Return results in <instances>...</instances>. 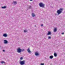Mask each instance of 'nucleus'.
Segmentation results:
<instances>
[{
    "label": "nucleus",
    "instance_id": "f257e3e1",
    "mask_svg": "<svg viewBox=\"0 0 65 65\" xmlns=\"http://www.w3.org/2000/svg\"><path fill=\"white\" fill-rule=\"evenodd\" d=\"M62 11H63V8H60L59 10H58L57 11V15H59V14H61L62 12Z\"/></svg>",
    "mask_w": 65,
    "mask_h": 65
},
{
    "label": "nucleus",
    "instance_id": "f03ea898",
    "mask_svg": "<svg viewBox=\"0 0 65 65\" xmlns=\"http://www.w3.org/2000/svg\"><path fill=\"white\" fill-rule=\"evenodd\" d=\"M39 5L40 7H42L43 8L44 7V6H45V4H44L43 3H39Z\"/></svg>",
    "mask_w": 65,
    "mask_h": 65
},
{
    "label": "nucleus",
    "instance_id": "7ed1b4c3",
    "mask_svg": "<svg viewBox=\"0 0 65 65\" xmlns=\"http://www.w3.org/2000/svg\"><path fill=\"white\" fill-rule=\"evenodd\" d=\"M20 64L21 65H23L25 64V60L20 61Z\"/></svg>",
    "mask_w": 65,
    "mask_h": 65
},
{
    "label": "nucleus",
    "instance_id": "20e7f679",
    "mask_svg": "<svg viewBox=\"0 0 65 65\" xmlns=\"http://www.w3.org/2000/svg\"><path fill=\"white\" fill-rule=\"evenodd\" d=\"M17 52L18 53H21V49L20 48H18V49H17Z\"/></svg>",
    "mask_w": 65,
    "mask_h": 65
},
{
    "label": "nucleus",
    "instance_id": "39448f33",
    "mask_svg": "<svg viewBox=\"0 0 65 65\" xmlns=\"http://www.w3.org/2000/svg\"><path fill=\"white\" fill-rule=\"evenodd\" d=\"M35 55L36 56H39V54L37 52H36L35 53Z\"/></svg>",
    "mask_w": 65,
    "mask_h": 65
},
{
    "label": "nucleus",
    "instance_id": "423d86ee",
    "mask_svg": "<svg viewBox=\"0 0 65 65\" xmlns=\"http://www.w3.org/2000/svg\"><path fill=\"white\" fill-rule=\"evenodd\" d=\"M12 4H14V5H16L17 4V1H14L12 3Z\"/></svg>",
    "mask_w": 65,
    "mask_h": 65
},
{
    "label": "nucleus",
    "instance_id": "0eeeda50",
    "mask_svg": "<svg viewBox=\"0 0 65 65\" xmlns=\"http://www.w3.org/2000/svg\"><path fill=\"white\" fill-rule=\"evenodd\" d=\"M53 31L54 32H57V28H55L53 30Z\"/></svg>",
    "mask_w": 65,
    "mask_h": 65
},
{
    "label": "nucleus",
    "instance_id": "6e6552de",
    "mask_svg": "<svg viewBox=\"0 0 65 65\" xmlns=\"http://www.w3.org/2000/svg\"><path fill=\"white\" fill-rule=\"evenodd\" d=\"M3 36L5 37H7V35L6 34H4Z\"/></svg>",
    "mask_w": 65,
    "mask_h": 65
},
{
    "label": "nucleus",
    "instance_id": "1a4fd4ad",
    "mask_svg": "<svg viewBox=\"0 0 65 65\" xmlns=\"http://www.w3.org/2000/svg\"><path fill=\"white\" fill-rule=\"evenodd\" d=\"M52 34V32H51L50 31H49L48 32V34H47V35H51Z\"/></svg>",
    "mask_w": 65,
    "mask_h": 65
},
{
    "label": "nucleus",
    "instance_id": "9d476101",
    "mask_svg": "<svg viewBox=\"0 0 65 65\" xmlns=\"http://www.w3.org/2000/svg\"><path fill=\"white\" fill-rule=\"evenodd\" d=\"M27 52H28V53H31V52L30 51V49H29V48L27 49Z\"/></svg>",
    "mask_w": 65,
    "mask_h": 65
},
{
    "label": "nucleus",
    "instance_id": "9b49d317",
    "mask_svg": "<svg viewBox=\"0 0 65 65\" xmlns=\"http://www.w3.org/2000/svg\"><path fill=\"white\" fill-rule=\"evenodd\" d=\"M31 15L33 17H34L35 16V14H34V13H32L31 14Z\"/></svg>",
    "mask_w": 65,
    "mask_h": 65
},
{
    "label": "nucleus",
    "instance_id": "f8f14e48",
    "mask_svg": "<svg viewBox=\"0 0 65 65\" xmlns=\"http://www.w3.org/2000/svg\"><path fill=\"white\" fill-rule=\"evenodd\" d=\"M4 43L5 44H7V43H8V41H4Z\"/></svg>",
    "mask_w": 65,
    "mask_h": 65
},
{
    "label": "nucleus",
    "instance_id": "ddd939ff",
    "mask_svg": "<svg viewBox=\"0 0 65 65\" xmlns=\"http://www.w3.org/2000/svg\"><path fill=\"white\" fill-rule=\"evenodd\" d=\"M54 55L55 57H57V54L56 53H54Z\"/></svg>",
    "mask_w": 65,
    "mask_h": 65
},
{
    "label": "nucleus",
    "instance_id": "4468645a",
    "mask_svg": "<svg viewBox=\"0 0 65 65\" xmlns=\"http://www.w3.org/2000/svg\"><path fill=\"white\" fill-rule=\"evenodd\" d=\"M53 56H51L49 57L51 59H53Z\"/></svg>",
    "mask_w": 65,
    "mask_h": 65
},
{
    "label": "nucleus",
    "instance_id": "2eb2a0df",
    "mask_svg": "<svg viewBox=\"0 0 65 65\" xmlns=\"http://www.w3.org/2000/svg\"><path fill=\"white\" fill-rule=\"evenodd\" d=\"M2 8H3V9H5V8H6V6H5L4 7H2Z\"/></svg>",
    "mask_w": 65,
    "mask_h": 65
},
{
    "label": "nucleus",
    "instance_id": "dca6fc26",
    "mask_svg": "<svg viewBox=\"0 0 65 65\" xmlns=\"http://www.w3.org/2000/svg\"><path fill=\"white\" fill-rule=\"evenodd\" d=\"M24 33H27V32L28 31H27L26 30H24Z\"/></svg>",
    "mask_w": 65,
    "mask_h": 65
},
{
    "label": "nucleus",
    "instance_id": "f3484780",
    "mask_svg": "<svg viewBox=\"0 0 65 65\" xmlns=\"http://www.w3.org/2000/svg\"><path fill=\"white\" fill-rule=\"evenodd\" d=\"M24 51H25V50H24V49H21V52H22V51L23 52H24Z\"/></svg>",
    "mask_w": 65,
    "mask_h": 65
},
{
    "label": "nucleus",
    "instance_id": "a211bd4d",
    "mask_svg": "<svg viewBox=\"0 0 65 65\" xmlns=\"http://www.w3.org/2000/svg\"><path fill=\"white\" fill-rule=\"evenodd\" d=\"M1 63L2 64V63H4V64H5V62H4V61H2V62H1Z\"/></svg>",
    "mask_w": 65,
    "mask_h": 65
},
{
    "label": "nucleus",
    "instance_id": "6ab92c4d",
    "mask_svg": "<svg viewBox=\"0 0 65 65\" xmlns=\"http://www.w3.org/2000/svg\"><path fill=\"white\" fill-rule=\"evenodd\" d=\"M23 59V57H20V60H22Z\"/></svg>",
    "mask_w": 65,
    "mask_h": 65
},
{
    "label": "nucleus",
    "instance_id": "aec40b11",
    "mask_svg": "<svg viewBox=\"0 0 65 65\" xmlns=\"http://www.w3.org/2000/svg\"><path fill=\"white\" fill-rule=\"evenodd\" d=\"M48 39H51V36L48 37Z\"/></svg>",
    "mask_w": 65,
    "mask_h": 65
},
{
    "label": "nucleus",
    "instance_id": "412c9836",
    "mask_svg": "<svg viewBox=\"0 0 65 65\" xmlns=\"http://www.w3.org/2000/svg\"><path fill=\"white\" fill-rule=\"evenodd\" d=\"M41 65H44V63H41Z\"/></svg>",
    "mask_w": 65,
    "mask_h": 65
},
{
    "label": "nucleus",
    "instance_id": "4be33fe9",
    "mask_svg": "<svg viewBox=\"0 0 65 65\" xmlns=\"http://www.w3.org/2000/svg\"><path fill=\"white\" fill-rule=\"evenodd\" d=\"M31 6H29V9H30V8H31Z\"/></svg>",
    "mask_w": 65,
    "mask_h": 65
},
{
    "label": "nucleus",
    "instance_id": "5701e85b",
    "mask_svg": "<svg viewBox=\"0 0 65 65\" xmlns=\"http://www.w3.org/2000/svg\"><path fill=\"white\" fill-rule=\"evenodd\" d=\"M61 34H62V35H64V32H62L61 33Z\"/></svg>",
    "mask_w": 65,
    "mask_h": 65
},
{
    "label": "nucleus",
    "instance_id": "b1692460",
    "mask_svg": "<svg viewBox=\"0 0 65 65\" xmlns=\"http://www.w3.org/2000/svg\"><path fill=\"white\" fill-rule=\"evenodd\" d=\"M55 15H58L57 14V13H55Z\"/></svg>",
    "mask_w": 65,
    "mask_h": 65
},
{
    "label": "nucleus",
    "instance_id": "393cba45",
    "mask_svg": "<svg viewBox=\"0 0 65 65\" xmlns=\"http://www.w3.org/2000/svg\"><path fill=\"white\" fill-rule=\"evenodd\" d=\"M41 26H43V24H42L41 25Z\"/></svg>",
    "mask_w": 65,
    "mask_h": 65
},
{
    "label": "nucleus",
    "instance_id": "a878e982",
    "mask_svg": "<svg viewBox=\"0 0 65 65\" xmlns=\"http://www.w3.org/2000/svg\"><path fill=\"white\" fill-rule=\"evenodd\" d=\"M3 52H5V50H3Z\"/></svg>",
    "mask_w": 65,
    "mask_h": 65
},
{
    "label": "nucleus",
    "instance_id": "bb28decb",
    "mask_svg": "<svg viewBox=\"0 0 65 65\" xmlns=\"http://www.w3.org/2000/svg\"><path fill=\"white\" fill-rule=\"evenodd\" d=\"M4 41H7L6 40H4Z\"/></svg>",
    "mask_w": 65,
    "mask_h": 65
},
{
    "label": "nucleus",
    "instance_id": "cd10ccee",
    "mask_svg": "<svg viewBox=\"0 0 65 65\" xmlns=\"http://www.w3.org/2000/svg\"><path fill=\"white\" fill-rule=\"evenodd\" d=\"M30 1H32V0H30Z\"/></svg>",
    "mask_w": 65,
    "mask_h": 65
},
{
    "label": "nucleus",
    "instance_id": "c85d7f7f",
    "mask_svg": "<svg viewBox=\"0 0 65 65\" xmlns=\"http://www.w3.org/2000/svg\"><path fill=\"white\" fill-rule=\"evenodd\" d=\"M35 27H36V25H35Z\"/></svg>",
    "mask_w": 65,
    "mask_h": 65
}]
</instances>
